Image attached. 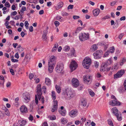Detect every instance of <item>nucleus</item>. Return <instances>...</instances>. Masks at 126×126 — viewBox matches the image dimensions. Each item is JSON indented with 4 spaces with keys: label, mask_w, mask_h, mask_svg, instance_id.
<instances>
[{
    "label": "nucleus",
    "mask_w": 126,
    "mask_h": 126,
    "mask_svg": "<svg viewBox=\"0 0 126 126\" xmlns=\"http://www.w3.org/2000/svg\"><path fill=\"white\" fill-rule=\"evenodd\" d=\"M94 66L96 68H97L98 65V63L97 62L95 61L94 62Z\"/></svg>",
    "instance_id": "obj_47"
},
{
    "label": "nucleus",
    "mask_w": 126,
    "mask_h": 126,
    "mask_svg": "<svg viewBox=\"0 0 126 126\" xmlns=\"http://www.w3.org/2000/svg\"><path fill=\"white\" fill-rule=\"evenodd\" d=\"M5 6L7 7H9L10 5L8 2H6L5 3Z\"/></svg>",
    "instance_id": "obj_52"
},
{
    "label": "nucleus",
    "mask_w": 126,
    "mask_h": 126,
    "mask_svg": "<svg viewBox=\"0 0 126 126\" xmlns=\"http://www.w3.org/2000/svg\"><path fill=\"white\" fill-rule=\"evenodd\" d=\"M30 55L28 54H27L25 56V58L27 59V61L28 62V61L29 60V59H30Z\"/></svg>",
    "instance_id": "obj_45"
},
{
    "label": "nucleus",
    "mask_w": 126,
    "mask_h": 126,
    "mask_svg": "<svg viewBox=\"0 0 126 126\" xmlns=\"http://www.w3.org/2000/svg\"><path fill=\"white\" fill-rule=\"evenodd\" d=\"M97 46L95 44L93 45L92 47V49L94 51H95L97 49Z\"/></svg>",
    "instance_id": "obj_34"
},
{
    "label": "nucleus",
    "mask_w": 126,
    "mask_h": 126,
    "mask_svg": "<svg viewBox=\"0 0 126 126\" xmlns=\"http://www.w3.org/2000/svg\"><path fill=\"white\" fill-rule=\"evenodd\" d=\"M10 72L11 73L12 75H14L15 73L14 72L13 70L12 69H10Z\"/></svg>",
    "instance_id": "obj_54"
},
{
    "label": "nucleus",
    "mask_w": 126,
    "mask_h": 126,
    "mask_svg": "<svg viewBox=\"0 0 126 126\" xmlns=\"http://www.w3.org/2000/svg\"><path fill=\"white\" fill-rule=\"evenodd\" d=\"M24 24L25 26L26 27V28L27 29H28V26L29 25V23H28V21H26L25 22Z\"/></svg>",
    "instance_id": "obj_43"
},
{
    "label": "nucleus",
    "mask_w": 126,
    "mask_h": 126,
    "mask_svg": "<svg viewBox=\"0 0 126 126\" xmlns=\"http://www.w3.org/2000/svg\"><path fill=\"white\" fill-rule=\"evenodd\" d=\"M89 91L90 94L92 97H93L95 93L92 90H89Z\"/></svg>",
    "instance_id": "obj_36"
},
{
    "label": "nucleus",
    "mask_w": 126,
    "mask_h": 126,
    "mask_svg": "<svg viewBox=\"0 0 126 126\" xmlns=\"http://www.w3.org/2000/svg\"><path fill=\"white\" fill-rule=\"evenodd\" d=\"M69 66L72 72L77 68L78 64L75 60H73L71 62Z\"/></svg>",
    "instance_id": "obj_9"
},
{
    "label": "nucleus",
    "mask_w": 126,
    "mask_h": 126,
    "mask_svg": "<svg viewBox=\"0 0 126 126\" xmlns=\"http://www.w3.org/2000/svg\"><path fill=\"white\" fill-rule=\"evenodd\" d=\"M111 98L113 100L109 102V104L110 105L112 106H114L120 105V103L117 100L114 95H112Z\"/></svg>",
    "instance_id": "obj_5"
},
{
    "label": "nucleus",
    "mask_w": 126,
    "mask_h": 126,
    "mask_svg": "<svg viewBox=\"0 0 126 126\" xmlns=\"http://www.w3.org/2000/svg\"><path fill=\"white\" fill-rule=\"evenodd\" d=\"M126 61V58L125 57L123 58L122 59V62H121L120 63V65H123V63L125 62Z\"/></svg>",
    "instance_id": "obj_44"
},
{
    "label": "nucleus",
    "mask_w": 126,
    "mask_h": 126,
    "mask_svg": "<svg viewBox=\"0 0 126 126\" xmlns=\"http://www.w3.org/2000/svg\"><path fill=\"white\" fill-rule=\"evenodd\" d=\"M29 30L31 32H32L33 31V28L32 26H31L29 29Z\"/></svg>",
    "instance_id": "obj_62"
},
{
    "label": "nucleus",
    "mask_w": 126,
    "mask_h": 126,
    "mask_svg": "<svg viewBox=\"0 0 126 126\" xmlns=\"http://www.w3.org/2000/svg\"><path fill=\"white\" fill-rule=\"evenodd\" d=\"M112 61L111 59H109L107 61V62L106 63H107L108 65H110L112 63Z\"/></svg>",
    "instance_id": "obj_41"
},
{
    "label": "nucleus",
    "mask_w": 126,
    "mask_h": 126,
    "mask_svg": "<svg viewBox=\"0 0 126 126\" xmlns=\"http://www.w3.org/2000/svg\"><path fill=\"white\" fill-rule=\"evenodd\" d=\"M4 117V115L2 112L0 111V118H2Z\"/></svg>",
    "instance_id": "obj_56"
},
{
    "label": "nucleus",
    "mask_w": 126,
    "mask_h": 126,
    "mask_svg": "<svg viewBox=\"0 0 126 126\" xmlns=\"http://www.w3.org/2000/svg\"><path fill=\"white\" fill-rule=\"evenodd\" d=\"M56 19L57 20L62 21L63 20V18L61 16H57Z\"/></svg>",
    "instance_id": "obj_33"
},
{
    "label": "nucleus",
    "mask_w": 126,
    "mask_h": 126,
    "mask_svg": "<svg viewBox=\"0 0 126 126\" xmlns=\"http://www.w3.org/2000/svg\"><path fill=\"white\" fill-rule=\"evenodd\" d=\"M91 60L89 58H86L83 60L82 65L84 67L88 69L89 67L90 66L91 63Z\"/></svg>",
    "instance_id": "obj_4"
},
{
    "label": "nucleus",
    "mask_w": 126,
    "mask_h": 126,
    "mask_svg": "<svg viewBox=\"0 0 126 126\" xmlns=\"http://www.w3.org/2000/svg\"><path fill=\"white\" fill-rule=\"evenodd\" d=\"M113 112L116 116L117 119L119 121H121L122 119L121 113L118 112V110L117 108L115 107L112 109Z\"/></svg>",
    "instance_id": "obj_6"
},
{
    "label": "nucleus",
    "mask_w": 126,
    "mask_h": 126,
    "mask_svg": "<svg viewBox=\"0 0 126 126\" xmlns=\"http://www.w3.org/2000/svg\"><path fill=\"white\" fill-rule=\"evenodd\" d=\"M11 61L13 62H18V60L14 59H12Z\"/></svg>",
    "instance_id": "obj_53"
},
{
    "label": "nucleus",
    "mask_w": 126,
    "mask_h": 126,
    "mask_svg": "<svg viewBox=\"0 0 126 126\" xmlns=\"http://www.w3.org/2000/svg\"><path fill=\"white\" fill-rule=\"evenodd\" d=\"M18 122L20 126H24L26 124V121L25 120H20Z\"/></svg>",
    "instance_id": "obj_26"
},
{
    "label": "nucleus",
    "mask_w": 126,
    "mask_h": 126,
    "mask_svg": "<svg viewBox=\"0 0 126 126\" xmlns=\"http://www.w3.org/2000/svg\"><path fill=\"white\" fill-rule=\"evenodd\" d=\"M58 45L57 43H56L54 45V46L53 48L51 51L52 52H54L56 51Z\"/></svg>",
    "instance_id": "obj_23"
},
{
    "label": "nucleus",
    "mask_w": 126,
    "mask_h": 126,
    "mask_svg": "<svg viewBox=\"0 0 126 126\" xmlns=\"http://www.w3.org/2000/svg\"><path fill=\"white\" fill-rule=\"evenodd\" d=\"M48 32L47 30H44L43 31V34L42 36V38L44 41H46L47 39V34Z\"/></svg>",
    "instance_id": "obj_19"
},
{
    "label": "nucleus",
    "mask_w": 126,
    "mask_h": 126,
    "mask_svg": "<svg viewBox=\"0 0 126 126\" xmlns=\"http://www.w3.org/2000/svg\"><path fill=\"white\" fill-rule=\"evenodd\" d=\"M90 76L88 75L85 76L83 77V80L87 84L90 81L91 79Z\"/></svg>",
    "instance_id": "obj_17"
},
{
    "label": "nucleus",
    "mask_w": 126,
    "mask_h": 126,
    "mask_svg": "<svg viewBox=\"0 0 126 126\" xmlns=\"http://www.w3.org/2000/svg\"><path fill=\"white\" fill-rule=\"evenodd\" d=\"M67 122V120L66 119L63 118L61 119V122L62 124H65Z\"/></svg>",
    "instance_id": "obj_31"
},
{
    "label": "nucleus",
    "mask_w": 126,
    "mask_h": 126,
    "mask_svg": "<svg viewBox=\"0 0 126 126\" xmlns=\"http://www.w3.org/2000/svg\"><path fill=\"white\" fill-rule=\"evenodd\" d=\"M110 53L109 51H107L104 54V57H106L108 56Z\"/></svg>",
    "instance_id": "obj_42"
},
{
    "label": "nucleus",
    "mask_w": 126,
    "mask_h": 126,
    "mask_svg": "<svg viewBox=\"0 0 126 126\" xmlns=\"http://www.w3.org/2000/svg\"><path fill=\"white\" fill-rule=\"evenodd\" d=\"M56 94L54 91H53L52 92V99L53 100L56 99Z\"/></svg>",
    "instance_id": "obj_30"
},
{
    "label": "nucleus",
    "mask_w": 126,
    "mask_h": 126,
    "mask_svg": "<svg viewBox=\"0 0 126 126\" xmlns=\"http://www.w3.org/2000/svg\"><path fill=\"white\" fill-rule=\"evenodd\" d=\"M78 112L77 110H73L69 112V114L71 117H74L77 115Z\"/></svg>",
    "instance_id": "obj_13"
},
{
    "label": "nucleus",
    "mask_w": 126,
    "mask_h": 126,
    "mask_svg": "<svg viewBox=\"0 0 126 126\" xmlns=\"http://www.w3.org/2000/svg\"><path fill=\"white\" fill-rule=\"evenodd\" d=\"M114 50L115 48L113 46L111 47H110L109 52L111 53H113L114 52Z\"/></svg>",
    "instance_id": "obj_35"
},
{
    "label": "nucleus",
    "mask_w": 126,
    "mask_h": 126,
    "mask_svg": "<svg viewBox=\"0 0 126 126\" xmlns=\"http://www.w3.org/2000/svg\"><path fill=\"white\" fill-rule=\"evenodd\" d=\"M101 51V50H97L95 53H94L93 54V55L94 56V58L95 59L100 58V56L99 53H100Z\"/></svg>",
    "instance_id": "obj_15"
},
{
    "label": "nucleus",
    "mask_w": 126,
    "mask_h": 126,
    "mask_svg": "<svg viewBox=\"0 0 126 126\" xmlns=\"http://www.w3.org/2000/svg\"><path fill=\"white\" fill-rule=\"evenodd\" d=\"M24 50V49L23 47L18 48V50L20 52H21L23 51Z\"/></svg>",
    "instance_id": "obj_64"
},
{
    "label": "nucleus",
    "mask_w": 126,
    "mask_h": 126,
    "mask_svg": "<svg viewBox=\"0 0 126 126\" xmlns=\"http://www.w3.org/2000/svg\"><path fill=\"white\" fill-rule=\"evenodd\" d=\"M58 102L57 100L53 101V108L51 110L52 112H54L57 110L58 109Z\"/></svg>",
    "instance_id": "obj_14"
},
{
    "label": "nucleus",
    "mask_w": 126,
    "mask_h": 126,
    "mask_svg": "<svg viewBox=\"0 0 126 126\" xmlns=\"http://www.w3.org/2000/svg\"><path fill=\"white\" fill-rule=\"evenodd\" d=\"M74 5H69L67 7L68 9H72L73 8Z\"/></svg>",
    "instance_id": "obj_46"
},
{
    "label": "nucleus",
    "mask_w": 126,
    "mask_h": 126,
    "mask_svg": "<svg viewBox=\"0 0 126 126\" xmlns=\"http://www.w3.org/2000/svg\"><path fill=\"white\" fill-rule=\"evenodd\" d=\"M5 114L7 116H9L10 115L9 112L8 110L7 109H6V110L5 111Z\"/></svg>",
    "instance_id": "obj_40"
},
{
    "label": "nucleus",
    "mask_w": 126,
    "mask_h": 126,
    "mask_svg": "<svg viewBox=\"0 0 126 126\" xmlns=\"http://www.w3.org/2000/svg\"><path fill=\"white\" fill-rule=\"evenodd\" d=\"M22 98L24 100L25 102L27 103L30 101L31 95L28 92H26L22 94Z\"/></svg>",
    "instance_id": "obj_10"
},
{
    "label": "nucleus",
    "mask_w": 126,
    "mask_h": 126,
    "mask_svg": "<svg viewBox=\"0 0 126 126\" xmlns=\"http://www.w3.org/2000/svg\"><path fill=\"white\" fill-rule=\"evenodd\" d=\"M122 6H118L117 9V10H120L122 8Z\"/></svg>",
    "instance_id": "obj_60"
},
{
    "label": "nucleus",
    "mask_w": 126,
    "mask_h": 126,
    "mask_svg": "<svg viewBox=\"0 0 126 126\" xmlns=\"http://www.w3.org/2000/svg\"><path fill=\"white\" fill-rule=\"evenodd\" d=\"M70 49L69 47L67 46H65L63 48V50L65 51H68L70 50Z\"/></svg>",
    "instance_id": "obj_32"
},
{
    "label": "nucleus",
    "mask_w": 126,
    "mask_h": 126,
    "mask_svg": "<svg viewBox=\"0 0 126 126\" xmlns=\"http://www.w3.org/2000/svg\"><path fill=\"white\" fill-rule=\"evenodd\" d=\"M45 83L47 85H49L51 83V80L48 78H46L45 79Z\"/></svg>",
    "instance_id": "obj_24"
},
{
    "label": "nucleus",
    "mask_w": 126,
    "mask_h": 126,
    "mask_svg": "<svg viewBox=\"0 0 126 126\" xmlns=\"http://www.w3.org/2000/svg\"><path fill=\"white\" fill-rule=\"evenodd\" d=\"M56 62V58L54 56H52L50 57L48 64V70L49 73H51L53 71Z\"/></svg>",
    "instance_id": "obj_1"
},
{
    "label": "nucleus",
    "mask_w": 126,
    "mask_h": 126,
    "mask_svg": "<svg viewBox=\"0 0 126 126\" xmlns=\"http://www.w3.org/2000/svg\"><path fill=\"white\" fill-rule=\"evenodd\" d=\"M64 96L68 99H69L72 98L74 95L70 88H67L65 89L64 92Z\"/></svg>",
    "instance_id": "obj_3"
},
{
    "label": "nucleus",
    "mask_w": 126,
    "mask_h": 126,
    "mask_svg": "<svg viewBox=\"0 0 126 126\" xmlns=\"http://www.w3.org/2000/svg\"><path fill=\"white\" fill-rule=\"evenodd\" d=\"M91 123V121L90 120H89L87 122V123L85 124V125L86 126H89Z\"/></svg>",
    "instance_id": "obj_50"
},
{
    "label": "nucleus",
    "mask_w": 126,
    "mask_h": 126,
    "mask_svg": "<svg viewBox=\"0 0 126 126\" xmlns=\"http://www.w3.org/2000/svg\"><path fill=\"white\" fill-rule=\"evenodd\" d=\"M21 112L23 113H26L28 111V110L26 107L25 106H22L20 108Z\"/></svg>",
    "instance_id": "obj_16"
},
{
    "label": "nucleus",
    "mask_w": 126,
    "mask_h": 126,
    "mask_svg": "<svg viewBox=\"0 0 126 126\" xmlns=\"http://www.w3.org/2000/svg\"><path fill=\"white\" fill-rule=\"evenodd\" d=\"M55 88L57 92L59 94L60 93L61 89V87L59 85H56L55 86Z\"/></svg>",
    "instance_id": "obj_25"
},
{
    "label": "nucleus",
    "mask_w": 126,
    "mask_h": 126,
    "mask_svg": "<svg viewBox=\"0 0 126 126\" xmlns=\"http://www.w3.org/2000/svg\"><path fill=\"white\" fill-rule=\"evenodd\" d=\"M54 24L56 27L58 26L60 24L59 22L57 21H55Z\"/></svg>",
    "instance_id": "obj_48"
},
{
    "label": "nucleus",
    "mask_w": 126,
    "mask_h": 126,
    "mask_svg": "<svg viewBox=\"0 0 126 126\" xmlns=\"http://www.w3.org/2000/svg\"><path fill=\"white\" fill-rule=\"evenodd\" d=\"M63 66L62 63H58L55 69L56 72L58 73H63Z\"/></svg>",
    "instance_id": "obj_7"
},
{
    "label": "nucleus",
    "mask_w": 126,
    "mask_h": 126,
    "mask_svg": "<svg viewBox=\"0 0 126 126\" xmlns=\"http://www.w3.org/2000/svg\"><path fill=\"white\" fill-rule=\"evenodd\" d=\"M26 8L25 6H23L20 10V12L21 13H23L24 11L26 10Z\"/></svg>",
    "instance_id": "obj_39"
},
{
    "label": "nucleus",
    "mask_w": 126,
    "mask_h": 126,
    "mask_svg": "<svg viewBox=\"0 0 126 126\" xmlns=\"http://www.w3.org/2000/svg\"><path fill=\"white\" fill-rule=\"evenodd\" d=\"M29 119L31 121H32L33 119V117L31 115H30L29 117Z\"/></svg>",
    "instance_id": "obj_59"
},
{
    "label": "nucleus",
    "mask_w": 126,
    "mask_h": 126,
    "mask_svg": "<svg viewBox=\"0 0 126 126\" xmlns=\"http://www.w3.org/2000/svg\"><path fill=\"white\" fill-rule=\"evenodd\" d=\"M49 117L50 119L51 120H54L56 119V117L55 116H51Z\"/></svg>",
    "instance_id": "obj_49"
},
{
    "label": "nucleus",
    "mask_w": 126,
    "mask_h": 126,
    "mask_svg": "<svg viewBox=\"0 0 126 126\" xmlns=\"http://www.w3.org/2000/svg\"><path fill=\"white\" fill-rule=\"evenodd\" d=\"M15 57L17 59H18L19 57L18 53V52H17L16 53L15 56Z\"/></svg>",
    "instance_id": "obj_55"
},
{
    "label": "nucleus",
    "mask_w": 126,
    "mask_h": 126,
    "mask_svg": "<svg viewBox=\"0 0 126 126\" xmlns=\"http://www.w3.org/2000/svg\"><path fill=\"white\" fill-rule=\"evenodd\" d=\"M125 71L124 70H121L118 71L117 73L114 75V78H118L121 77L125 73Z\"/></svg>",
    "instance_id": "obj_11"
},
{
    "label": "nucleus",
    "mask_w": 126,
    "mask_h": 126,
    "mask_svg": "<svg viewBox=\"0 0 126 126\" xmlns=\"http://www.w3.org/2000/svg\"><path fill=\"white\" fill-rule=\"evenodd\" d=\"M11 85V83L9 82H8L6 84V86L7 87H9Z\"/></svg>",
    "instance_id": "obj_58"
},
{
    "label": "nucleus",
    "mask_w": 126,
    "mask_h": 126,
    "mask_svg": "<svg viewBox=\"0 0 126 126\" xmlns=\"http://www.w3.org/2000/svg\"><path fill=\"white\" fill-rule=\"evenodd\" d=\"M89 34L88 33H81L79 35V38L81 41H85L89 39Z\"/></svg>",
    "instance_id": "obj_8"
},
{
    "label": "nucleus",
    "mask_w": 126,
    "mask_h": 126,
    "mask_svg": "<svg viewBox=\"0 0 126 126\" xmlns=\"http://www.w3.org/2000/svg\"><path fill=\"white\" fill-rule=\"evenodd\" d=\"M33 74L31 73L29 75V78L31 79H32L33 78Z\"/></svg>",
    "instance_id": "obj_51"
},
{
    "label": "nucleus",
    "mask_w": 126,
    "mask_h": 126,
    "mask_svg": "<svg viewBox=\"0 0 126 126\" xmlns=\"http://www.w3.org/2000/svg\"><path fill=\"white\" fill-rule=\"evenodd\" d=\"M116 3V2L115 1H113L110 3V5L112 6H113Z\"/></svg>",
    "instance_id": "obj_63"
},
{
    "label": "nucleus",
    "mask_w": 126,
    "mask_h": 126,
    "mask_svg": "<svg viewBox=\"0 0 126 126\" xmlns=\"http://www.w3.org/2000/svg\"><path fill=\"white\" fill-rule=\"evenodd\" d=\"M108 65L107 63H103L102 64L101 69H100V71H104L105 69L107 68Z\"/></svg>",
    "instance_id": "obj_18"
},
{
    "label": "nucleus",
    "mask_w": 126,
    "mask_h": 126,
    "mask_svg": "<svg viewBox=\"0 0 126 126\" xmlns=\"http://www.w3.org/2000/svg\"><path fill=\"white\" fill-rule=\"evenodd\" d=\"M117 64H114L112 66L111 69L112 71H114L117 70Z\"/></svg>",
    "instance_id": "obj_28"
},
{
    "label": "nucleus",
    "mask_w": 126,
    "mask_h": 126,
    "mask_svg": "<svg viewBox=\"0 0 126 126\" xmlns=\"http://www.w3.org/2000/svg\"><path fill=\"white\" fill-rule=\"evenodd\" d=\"M82 29L81 27H79L77 28L75 31V32L73 33V35H75V34L76 35L77 33H78L79 31H81Z\"/></svg>",
    "instance_id": "obj_22"
},
{
    "label": "nucleus",
    "mask_w": 126,
    "mask_h": 126,
    "mask_svg": "<svg viewBox=\"0 0 126 126\" xmlns=\"http://www.w3.org/2000/svg\"><path fill=\"white\" fill-rule=\"evenodd\" d=\"M75 50L73 48L71 49V50L70 54L72 57H75Z\"/></svg>",
    "instance_id": "obj_27"
},
{
    "label": "nucleus",
    "mask_w": 126,
    "mask_h": 126,
    "mask_svg": "<svg viewBox=\"0 0 126 126\" xmlns=\"http://www.w3.org/2000/svg\"><path fill=\"white\" fill-rule=\"evenodd\" d=\"M108 124L111 126H113V124L112 122L110 119H109L108 120Z\"/></svg>",
    "instance_id": "obj_38"
},
{
    "label": "nucleus",
    "mask_w": 126,
    "mask_h": 126,
    "mask_svg": "<svg viewBox=\"0 0 126 126\" xmlns=\"http://www.w3.org/2000/svg\"><path fill=\"white\" fill-rule=\"evenodd\" d=\"M41 85L39 84L37 85V88L36 92L39 100H40L41 96L42 94V92H43L44 93H45L46 90V88L45 86H43L42 88H41Z\"/></svg>",
    "instance_id": "obj_2"
},
{
    "label": "nucleus",
    "mask_w": 126,
    "mask_h": 126,
    "mask_svg": "<svg viewBox=\"0 0 126 126\" xmlns=\"http://www.w3.org/2000/svg\"><path fill=\"white\" fill-rule=\"evenodd\" d=\"M47 6L48 7L52 5V3L50 1L47 2Z\"/></svg>",
    "instance_id": "obj_57"
},
{
    "label": "nucleus",
    "mask_w": 126,
    "mask_h": 126,
    "mask_svg": "<svg viewBox=\"0 0 126 126\" xmlns=\"http://www.w3.org/2000/svg\"><path fill=\"white\" fill-rule=\"evenodd\" d=\"M63 3L62 2H60L59 3L58 5V8L59 9H60L62 8L63 5Z\"/></svg>",
    "instance_id": "obj_37"
},
{
    "label": "nucleus",
    "mask_w": 126,
    "mask_h": 126,
    "mask_svg": "<svg viewBox=\"0 0 126 126\" xmlns=\"http://www.w3.org/2000/svg\"><path fill=\"white\" fill-rule=\"evenodd\" d=\"M100 10L97 8L93 10V13L94 16H97L100 12Z\"/></svg>",
    "instance_id": "obj_20"
},
{
    "label": "nucleus",
    "mask_w": 126,
    "mask_h": 126,
    "mask_svg": "<svg viewBox=\"0 0 126 126\" xmlns=\"http://www.w3.org/2000/svg\"><path fill=\"white\" fill-rule=\"evenodd\" d=\"M34 102L35 103L36 105H37L38 104V101L37 98V96L36 95L35 96V101L34 102V101H33V103ZM34 106V105H33V104L32 106V107H33Z\"/></svg>",
    "instance_id": "obj_29"
},
{
    "label": "nucleus",
    "mask_w": 126,
    "mask_h": 126,
    "mask_svg": "<svg viewBox=\"0 0 126 126\" xmlns=\"http://www.w3.org/2000/svg\"><path fill=\"white\" fill-rule=\"evenodd\" d=\"M96 77L97 78H100L101 76V75L99 73H98L96 74Z\"/></svg>",
    "instance_id": "obj_61"
},
{
    "label": "nucleus",
    "mask_w": 126,
    "mask_h": 126,
    "mask_svg": "<svg viewBox=\"0 0 126 126\" xmlns=\"http://www.w3.org/2000/svg\"><path fill=\"white\" fill-rule=\"evenodd\" d=\"M81 105L84 107H85L87 103V101L84 98L82 99L81 101Z\"/></svg>",
    "instance_id": "obj_21"
},
{
    "label": "nucleus",
    "mask_w": 126,
    "mask_h": 126,
    "mask_svg": "<svg viewBox=\"0 0 126 126\" xmlns=\"http://www.w3.org/2000/svg\"><path fill=\"white\" fill-rule=\"evenodd\" d=\"M72 84L75 87H78L79 85V80L77 79L73 78L72 79Z\"/></svg>",
    "instance_id": "obj_12"
}]
</instances>
